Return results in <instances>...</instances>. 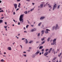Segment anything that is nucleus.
I'll return each instance as SVG.
<instances>
[{
	"label": "nucleus",
	"instance_id": "f257e3e1",
	"mask_svg": "<svg viewBox=\"0 0 62 62\" xmlns=\"http://www.w3.org/2000/svg\"><path fill=\"white\" fill-rule=\"evenodd\" d=\"M23 15H21L20 16L19 18V20L20 21V23H23Z\"/></svg>",
	"mask_w": 62,
	"mask_h": 62
},
{
	"label": "nucleus",
	"instance_id": "f03ea898",
	"mask_svg": "<svg viewBox=\"0 0 62 62\" xmlns=\"http://www.w3.org/2000/svg\"><path fill=\"white\" fill-rule=\"evenodd\" d=\"M56 39H55L53 40V43H51V45H54L55 44V45H56Z\"/></svg>",
	"mask_w": 62,
	"mask_h": 62
},
{
	"label": "nucleus",
	"instance_id": "7ed1b4c3",
	"mask_svg": "<svg viewBox=\"0 0 62 62\" xmlns=\"http://www.w3.org/2000/svg\"><path fill=\"white\" fill-rule=\"evenodd\" d=\"M48 31H50V30L48 29H46V31H45V33H46V34L48 33H49Z\"/></svg>",
	"mask_w": 62,
	"mask_h": 62
},
{
	"label": "nucleus",
	"instance_id": "20e7f679",
	"mask_svg": "<svg viewBox=\"0 0 62 62\" xmlns=\"http://www.w3.org/2000/svg\"><path fill=\"white\" fill-rule=\"evenodd\" d=\"M56 7V4H55L53 8V10H54L55 9V8Z\"/></svg>",
	"mask_w": 62,
	"mask_h": 62
},
{
	"label": "nucleus",
	"instance_id": "39448f33",
	"mask_svg": "<svg viewBox=\"0 0 62 62\" xmlns=\"http://www.w3.org/2000/svg\"><path fill=\"white\" fill-rule=\"evenodd\" d=\"M59 27L58 26V25L56 24V27L55 28V30H56L57 28V29H59Z\"/></svg>",
	"mask_w": 62,
	"mask_h": 62
},
{
	"label": "nucleus",
	"instance_id": "423d86ee",
	"mask_svg": "<svg viewBox=\"0 0 62 62\" xmlns=\"http://www.w3.org/2000/svg\"><path fill=\"white\" fill-rule=\"evenodd\" d=\"M36 31V29H32L31 31V32H34V31Z\"/></svg>",
	"mask_w": 62,
	"mask_h": 62
},
{
	"label": "nucleus",
	"instance_id": "0eeeda50",
	"mask_svg": "<svg viewBox=\"0 0 62 62\" xmlns=\"http://www.w3.org/2000/svg\"><path fill=\"white\" fill-rule=\"evenodd\" d=\"M14 5L15 7V9H16V8H17V4H14Z\"/></svg>",
	"mask_w": 62,
	"mask_h": 62
},
{
	"label": "nucleus",
	"instance_id": "6e6552de",
	"mask_svg": "<svg viewBox=\"0 0 62 62\" xmlns=\"http://www.w3.org/2000/svg\"><path fill=\"white\" fill-rule=\"evenodd\" d=\"M48 54V52H46L44 54V55L45 56H46Z\"/></svg>",
	"mask_w": 62,
	"mask_h": 62
},
{
	"label": "nucleus",
	"instance_id": "1a4fd4ad",
	"mask_svg": "<svg viewBox=\"0 0 62 62\" xmlns=\"http://www.w3.org/2000/svg\"><path fill=\"white\" fill-rule=\"evenodd\" d=\"M45 18V17H41L40 18V20H43V19H44Z\"/></svg>",
	"mask_w": 62,
	"mask_h": 62
},
{
	"label": "nucleus",
	"instance_id": "9d476101",
	"mask_svg": "<svg viewBox=\"0 0 62 62\" xmlns=\"http://www.w3.org/2000/svg\"><path fill=\"white\" fill-rule=\"evenodd\" d=\"M55 58H54L52 60V62H55Z\"/></svg>",
	"mask_w": 62,
	"mask_h": 62
},
{
	"label": "nucleus",
	"instance_id": "9b49d317",
	"mask_svg": "<svg viewBox=\"0 0 62 62\" xmlns=\"http://www.w3.org/2000/svg\"><path fill=\"white\" fill-rule=\"evenodd\" d=\"M39 53V51H37L36 53H35V54H38Z\"/></svg>",
	"mask_w": 62,
	"mask_h": 62
},
{
	"label": "nucleus",
	"instance_id": "f8f14e48",
	"mask_svg": "<svg viewBox=\"0 0 62 62\" xmlns=\"http://www.w3.org/2000/svg\"><path fill=\"white\" fill-rule=\"evenodd\" d=\"M8 49L9 50H11V48L10 47H8Z\"/></svg>",
	"mask_w": 62,
	"mask_h": 62
},
{
	"label": "nucleus",
	"instance_id": "ddd939ff",
	"mask_svg": "<svg viewBox=\"0 0 62 62\" xmlns=\"http://www.w3.org/2000/svg\"><path fill=\"white\" fill-rule=\"evenodd\" d=\"M25 44H27L28 43V41H27V39H25Z\"/></svg>",
	"mask_w": 62,
	"mask_h": 62
},
{
	"label": "nucleus",
	"instance_id": "4468645a",
	"mask_svg": "<svg viewBox=\"0 0 62 62\" xmlns=\"http://www.w3.org/2000/svg\"><path fill=\"white\" fill-rule=\"evenodd\" d=\"M44 30H42L41 31L42 34H43L44 33Z\"/></svg>",
	"mask_w": 62,
	"mask_h": 62
},
{
	"label": "nucleus",
	"instance_id": "2eb2a0df",
	"mask_svg": "<svg viewBox=\"0 0 62 62\" xmlns=\"http://www.w3.org/2000/svg\"><path fill=\"white\" fill-rule=\"evenodd\" d=\"M43 48V46H40L39 47V49H42Z\"/></svg>",
	"mask_w": 62,
	"mask_h": 62
},
{
	"label": "nucleus",
	"instance_id": "dca6fc26",
	"mask_svg": "<svg viewBox=\"0 0 62 62\" xmlns=\"http://www.w3.org/2000/svg\"><path fill=\"white\" fill-rule=\"evenodd\" d=\"M43 4H41L40 5V8H41L43 7Z\"/></svg>",
	"mask_w": 62,
	"mask_h": 62
},
{
	"label": "nucleus",
	"instance_id": "f3484780",
	"mask_svg": "<svg viewBox=\"0 0 62 62\" xmlns=\"http://www.w3.org/2000/svg\"><path fill=\"white\" fill-rule=\"evenodd\" d=\"M32 42H33V40H31L29 42V43H31Z\"/></svg>",
	"mask_w": 62,
	"mask_h": 62
},
{
	"label": "nucleus",
	"instance_id": "a211bd4d",
	"mask_svg": "<svg viewBox=\"0 0 62 62\" xmlns=\"http://www.w3.org/2000/svg\"><path fill=\"white\" fill-rule=\"evenodd\" d=\"M61 54H62V53H60V54H58V56L59 57H60V56H61Z\"/></svg>",
	"mask_w": 62,
	"mask_h": 62
},
{
	"label": "nucleus",
	"instance_id": "6ab92c4d",
	"mask_svg": "<svg viewBox=\"0 0 62 62\" xmlns=\"http://www.w3.org/2000/svg\"><path fill=\"white\" fill-rule=\"evenodd\" d=\"M42 41H43V40H44V39H45L44 38H41V39Z\"/></svg>",
	"mask_w": 62,
	"mask_h": 62
},
{
	"label": "nucleus",
	"instance_id": "aec40b11",
	"mask_svg": "<svg viewBox=\"0 0 62 62\" xmlns=\"http://www.w3.org/2000/svg\"><path fill=\"white\" fill-rule=\"evenodd\" d=\"M3 22V20H0V24Z\"/></svg>",
	"mask_w": 62,
	"mask_h": 62
},
{
	"label": "nucleus",
	"instance_id": "412c9836",
	"mask_svg": "<svg viewBox=\"0 0 62 62\" xmlns=\"http://www.w3.org/2000/svg\"><path fill=\"white\" fill-rule=\"evenodd\" d=\"M41 23H42L41 22H40V23H39L38 24V26H39L41 24Z\"/></svg>",
	"mask_w": 62,
	"mask_h": 62
},
{
	"label": "nucleus",
	"instance_id": "4be33fe9",
	"mask_svg": "<svg viewBox=\"0 0 62 62\" xmlns=\"http://www.w3.org/2000/svg\"><path fill=\"white\" fill-rule=\"evenodd\" d=\"M27 11H25L24 12V13H25V14H27Z\"/></svg>",
	"mask_w": 62,
	"mask_h": 62
},
{
	"label": "nucleus",
	"instance_id": "5701e85b",
	"mask_svg": "<svg viewBox=\"0 0 62 62\" xmlns=\"http://www.w3.org/2000/svg\"><path fill=\"white\" fill-rule=\"evenodd\" d=\"M49 8H50V9H51V8H52V7H51V5H49Z\"/></svg>",
	"mask_w": 62,
	"mask_h": 62
},
{
	"label": "nucleus",
	"instance_id": "b1692460",
	"mask_svg": "<svg viewBox=\"0 0 62 62\" xmlns=\"http://www.w3.org/2000/svg\"><path fill=\"white\" fill-rule=\"evenodd\" d=\"M47 41H50V38H48V39H47Z\"/></svg>",
	"mask_w": 62,
	"mask_h": 62
},
{
	"label": "nucleus",
	"instance_id": "393cba45",
	"mask_svg": "<svg viewBox=\"0 0 62 62\" xmlns=\"http://www.w3.org/2000/svg\"><path fill=\"white\" fill-rule=\"evenodd\" d=\"M44 43H45V41H43V42H41V44H44Z\"/></svg>",
	"mask_w": 62,
	"mask_h": 62
},
{
	"label": "nucleus",
	"instance_id": "a878e982",
	"mask_svg": "<svg viewBox=\"0 0 62 62\" xmlns=\"http://www.w3.org/2000/svg\"><path fill=\"white\" fill-rule=\"evenodd\" d=\"M1 62H4V60L3 59H2V60L0 61Z\"/></svg>",
	"mask_w": 62,
	"mask_h": 62
},
{
	"label": "nucleus",
	"instance_id": "bb28decb",
	"mask_svg": "<svg viewBox=\"0 0 62 62\" xmlns=\"http://www.w3.org/2000/svg\"><path fill=\"white\" fill-rule=\"evenodd\" d=\"M53 53H53L54 54H55V53H56L55 51H53Z\"/></svg>",
	"mask_w": 62,
	"mask_h": 62
},
{
	"label": "nucleus",
	"instance_id": "cd10ccee",
	"mask_svg": "<svg viewBox=\"0 0 62 62\" xmlns=\"http://www.w3.org/2000/svg\"><path fill=\"white\" fill-rule=\"evenodd\" d=\"M28 26H29V25H27L26 26V28H28Z\"/></svg>",
	"mask_w": 62,
	"mask_h": 62
},
{
	"label": "nucleus",
	"instance_id": "c85d7f7f",
	"mask_svg": "<svg viewBox=\"0 0 62 62\" xmlns=\"http://www.w3.org/2000/svg\"><path fill=\"white\" fill-rule=\"evenodd\" d=\"M35 57V55H32V57H33V58H34Z\"/></svg>",
	"mask_w": 62,
	"mask_h": 62
},
{
	"label": "nucleus",
	"instance_id": "c756f323",
	"mask_svg": "<svg viewBox=\"0 0 62 62\" xmlns=\"http://www.w3.org/2000/svg\"><path fill=\"white\" fill-rule=\"evenodd\" d=\"M55 27V26H54L53 27V30H54Z\"/></svg>",
	"mask_w": 62,
	"mask_h": 62
},
{
	"label": "nucleus",
	"instance_id": "7c9ffc66",
	"mask_svg": "<svg viewBox=\"0 0 62 62\" xmlns=\"http://www.w3.org/2000/svg\"><path fill=\"white\" fill-rule=\"evenodd\" d=\"M34 8H33L32 9H31V11H32V10H34Z\"/></svg>",
	"mask_w": 62,
	"mask_h": 62
},
{
	"label": "nucleus",
	"instance_id": "2f4dec72",
	"mask_svg": "<svg viewBox=\"0 0 62 62\" xmlns=\"http://www.w3.org/2000/svg\"><path fill=\"white\" fill-rule=\"evenodd\" d=\"M48 50H49V49H47L46 50V52H47V51H48Z\"/></svg>",
	"mask_w": 62,
	"mask_h": 62
},
{
	"label": "nucleus",
	"instance_id": "473e14b6",
	"mask_svg": "<svg viewBox=\"0 0 62 62\" xmlns=\"http://www.w3.org/2000/svg\"><path fill=\"white\" fill-rule=\"evenodd\" d=\"M60 7V5H59L58 7V9H59V7Z\"/></svg>",
	"mask_w": 62,
	"mask_h": 62
},
{
	"label": "nucleus",
	"instance_id": "72a5a7b5",
	"mask_svg": "<svg viewBox=\"0 0 62 62\" xmlns=\"http://www.w3.org/2000/svg\"><path fill=\"white\" fill-rule=\"evenodd\" d=\"M4 12V11H3V10H2L0 11V13L1 12Z\"/></svg>",
	"mask_w": 62,
	"mask_h": 62
},
{
	"label": "nucleus",
	"instance_id": "f704fd0d",
	"mask_svg": "<svg viewBox=\"0 0 62 62\" xmlns=\"http://www.w3.org/2000/svg\"><path fill=\"white\" fill-rule=\"evenodd\" d=\"M40 36V33H39L38 35V36Z\"/></svg>",
	"mask_w": 62,
	"mask_h": 62
},
{
	"label": "nucleus",
	"instance_id": "c9c22d12",
	"mask_svg": "<svg viewBox=\"0 0 62 62\" xmlns=\"http://www.w3.org/2000/svg\"><path fill=\"white\" fill-rule=\"evenodd\" d=\"M20 47H21L22 49V48H23V46H22L21 45H20Z\"/></svg>",
	"mask_w": 62,
	"mask_h": 62
},
{
	"label": "nucleus",
	"instance_id": "e433bc0d",
	"mask_svg": "<svg viewBox=\"0 0 62 62\" xmlns=\"http://www.w3.org/2000/svg\"><path fill=\"white\" fill-rule=\"evenodd\" d=\"M21 1V0H17V2H20Z\"/></svg>",
	"mask_w": 62,
	"mask_h": 62
},
{
	"label": "nucleus",
	"instance_id": "4c0bfd02",
	"mask_svg": "<svg viewBox=\"0 0 62 62\" xmlns=\"http://www.w3.org/2000/svg\"><path fill=\"white\" fill-rule=\"evenodd\" d=\"M52 48H51L50 49V51H52Z\"/></svg>",
	"mask_w": 62,
	"mask_h": 62
},
{
	"label": "nucleus",
	"instance_id": "58836bf2",
	"mask_svg": "<svg viewBox=\"0 0 62 62\" xmlns=\"http://www.w3.org/2000/svg\"><path fill=\"white\" fill-rule=\"evenodd\" d=\"M42 52H43L44 51V49H43L41 50Z\"/></svg>",
	"mask_w": 62,
	"mask_h": 62
},
{
	"label": "nucleus",
	"instance_id": "ea45409f",
	"mask_svg": "<svg viewBox=\"0 0 62 62\" xmlns=\"http://www.w3.org/2000/svg\"><path fill=\"white\" fill-rule=\"evenodd\" d=\"M4 17H1V19H4Z\"/></svg>",
	"mask_w": 62,
	"mask_h": 62
},
{
	"label": "nucleus",
	"instance_id": "a19ab883",
	"mask_svg": "<svg viewBox=\"0 0 62 62\" xmlns=\"http://www.w3.org/2000/svg\"><path fill=\"white\" fill-rule=\"evenodd\" d=\"M24 56L26 57V55L25 54L24 55Z\"/></svg>",
	"mask_w": 62,
	"mask_h": 62
},
{
	"label": "nucleus",
	"instance_id": "79ce46f5",
	"mask_svg": "<svg viewBox=\"0 0 62 62\" xmlns=\"http://www.w3.org/2000/svg\"><path fill=\"white\" fill-rule=\"evenodd\" d=\"M13 14L14 15H15V12H13Z\"/></svg>",
	"mask_w": 62,
	"mask_h": 62
},
{
	"label": "nucleus",
	"instance_id": "37998d69",
	"mask_svg": "<svg viewBox=\"0 0 62 62\" xmlns=\"http://www.w3.org/2000/svg\"><path fill=\"white\" fill-rule=\"evenodd\" d=\"M31 26L32 27H33V26H34V25H31Z\"/></svg>",
	"mask_w": 62,
	"mask_h": 62
},
{
	"label": "nucleus",
	"instance_id": "c03bdc74",
	"mask_svg": "<svg viewBox=\"0 0 62 62\" xmlns=\"http://www.w3.org/2000/svg\"><path fill=\"white\" fill-rule=\"evenodd\" d=\"M4 28H6L7 27V26H4Z\"/></svg>",
	"mask_w": 62,
	"mask_h": 62
},
{
	"label": "nucleus",
	"instance_id": "a18cd8bd",
	"mask_svg": "<svg viewBox=\"0 0 62 62\" xmlns=\"http://www.w3.org/2000/svg\"><path fill=\"white\" fill-rule=\"evenodd\" d=\"M54 49H53L52 50V52H54Z\"/></svg>",
	"mask_w": 62,
	"mask_h": 62
},
{
	"label": "nucleus",
	"instance_id": "49530a36",
	"mask_svg": "<svg viewBox=\"0 0 62 62\" xmlns=\"http://www.w3.org/2000/svg\"><path fill=\"white\" fill-rule=\"evenodd\" d=\"M19 9V8H17L16 9V11H17V10H18Z\"/></svg>",
	"mask_w": 62,
	"mask_h": 62
},
{
	"label": "nucleus",
	"instance_id": "de8ad7c7",
	"mask_svg": "<svg viewBox=\"0 0 62 62\" xmlns=\"http://www.w3.org/2000/svg\"><path fill=\"white\" fill-rule=\"evenodd\" d=\"M13 21H14V22H16V21H15V20L14 19L13 20Z\"/></svg>",
	"mask_w": 62,
	"mask_h": 62
},
{
	"label": "nucleus",
	"instance_id": "09e8293b",
	"mask_svg": "<svg viewBox=\"0 0 62 62\" xmlns=\"http://www.w3.org/2000/svg\"><path fill=\"white\" fill-rule=\"evenodd\" d=\"M29 49H32V47H29Z\"/></svg>",
	"mask_w": 62,
	"mask_h": 62
},
{
	"label": "nucleus",
	"instance_id": "8fccbe9b",
	"mask_svg": "<svg viewBox=\"0 0 62 62\" xmlns=\"http://www.w3.org/2000/svg\"><path fill=\"white\" fill-rule=\"evenodd\" d=\"M26 1H27L28 2H30V0H26Z\"/></svg>",
	"mask_w": 62,
	"mask_h": 62
},
{
	"label": "nucleus",
	"instance_id": "3c124183",
	"mask_svg": "<svg viewBox=\"0 0 62 62\" xmlns=\"http://www.w3.org/2000/svg\"><path fill=\"white\" fill-rule=\"evenodd\" d=\"M18 24H19V25H20V22L18 23Z\"/></svg>",
	"mask_w": 62,
	"mask_h": 62
},
{
	"label": "nucleus",
	"instance_id": "603ef678",
	"mask_svg": "<svg viewBox=\"0 0 62 62\" xmlns=\"http://www.w3.org/2000/svg\"><path fill=\"white\" fill-rule=\"evenodd\" d=\"M5 24H7V23H6V22H5Z\"/></svg>",
	"mask_w": 62,
	"mask_h": 62
},
{
	"label": "nucleus",
	"instance_id": "864d4df0",
	"mask_svg": "<svg viewBox=\"0 0 62 62\" xmlns=\"http://www.w3.org/2000/svg\"><path fill=\"white\" fill-rule=\"evenodd\" d=\"M23 53H24V54H26V52H23Z\"/></svg>",
	"mask_w": 62,
	"mask_h": 62
},
{
	"label": "nucleus",
	"instance_id": "5fc2aeb1",
	"mask_svg": "<svg viewBox=\"0 0 62 62\" xmlns=\"http://www.w3.org/2000/svg\"><path fill=\"white\" fill-rule=\"evenodd\" d=\"M39 54L40 55H41V53H39Z\"/></svg>",
	"mask_w": 62,
	"mask_h": 62
},
{
	"label": "nucleus",
	"instance_id": "6e6d98bb",
	"mask_svg": "<svg viewBox=\"0 0 62 62\" xmlns=\"http://www.w3.org/2000/svg\"><path fill=\"white\" fill-rule=\"evenodd\" d=\"M4 54H6V52H4Z\"/></svg>",
	"mask_w": 62,
	"mask_h": 62
},
{
	"label": "nucleus",
	"instance_id": "4d7b16f0",
	"mask_svg": "<svg viewBox=\"0 0 62 62\" xmlns=\"http://www.w3.org/2000/svg\"><path fill=\"white\" fill-rule=\"evenodd\" d=\"M8 11V13H10V11Z\"/></svg>",
	"mask_w": 62,
	"mask_h": 62
},
{
	"label": "nucleus",
	"instance_id": "13d9d810",
	"mask_svg": "<svg viewBox=\"0 0 62 62\" xmlns=\"http://www.w3.org/2000/svg\"><path fill=\"white\" fill-rule=\"evenodd\" d=\"M39 41H38H38L36 42L37 43H39Z\"/></svg>",
	"mask_w": 62,
	"mask_h": 62
},
{
	"label": "nucleus",
	"instance_id": "bf43d9fd",
	"mask_svg": "<svg viewBox=\"0 0 62 62\" xmlns=\"http://www.w3.org/2000/svg\"><path fill=\"white\" fill-rule=\"evenodd\" d=\"M2 2V1L1 0H0V3H1Z\"/></svg>",
	"mask_w": 62,
	"mask_h": 62
},
{
	"label": "nucleus",
	"instance_id": "052dcab7",
	"mask_svg": "<svg viewBox=\"0 0 62 62\" xmlns=\"http://www.w3.org/2000/svg\"><path fill=\"white\" fill-rule=\"evenodd\" d=\"M50 52H51V50H49V53H50Z\"/></svg>",
	"mask_w": 62,
	"mask_h": 62
},
{
	"label": "nucleus",
	"instance_id": "680f3d73",
	"mask_svg": "<svg viewBox=\"0 0 62 62\" xmlns=\"http://www.w3.org/2000/svg\"><path fill=\"white\" fill-rule=\"evenodd\" d=\"M23 28L24 29V30H25V28L24 27Z\"/></svg>",
	"mask_w": 62,
	"mask_h": 62
},
{
	"label": "nucleus",
	"instance_id": "e2e57ef3",
	"mask_svg": "<svg viewBox=\"0 0 62 62\" xmlns=\"http://www.w3.org/2000/svg\"><path fill=\"white\" fill-rule=\"evenodd\" d=\"M32 4L33 5H34L35 4V3H32Z\"/></svg>",
	"mask_w": 62,
	"mask_h": 62
},
{
	"label": "nucleus",
	"instance_id": "0e129e2a",
	"mask_svg": "<svg viewBox=\"0 0 62 62\" xmlns=\"http://www.w3.org/2000/svg\"><path fill=\"white\" fill-rule=\"evenodd\" d=\"M25 39L24 38H23L22 39V40H23V39Z\"/></svg>",
	"mask_w": 62,
	"mask_h": 62
},
{
	"label": "nucleus",
	"instance_id": "69168bd1",
	"mask_svg": "<svg viewBox=\"0 0 62 62\" xmlns=\"http://www.w3.org/2000/svg\"><path fill=\"white\" fill-rule=\"evenodd\" d=\"M18 36H20V34L19 33L18 35Z\"/></svg>",
	"mask_w": 62,
	"mask_h": 62
},
{
	"label": "nucleus",
	"instance_id": "338daca9",
	"mask_svg": "<svg viewBox=\"0 0 62 62\" xmlns=\"http://www.w3.org/2000/svg\"><path fill=\"white\" fill-rule=\"evenodd\" d=\"M57 51H59V49H57Z\"/></svg>",
	"mask_w": 62,
	"mask_h": 62
},
{
	"label": "nucleus",
	"instance_id": "774afa93",
	"mask_svg": "<svg viewBox=\"0 0 62 62\" xmlns=\"http://www.w3.org/2000/svg\"><path fill=\"white\" fill-rule=\"evenodd\" d=\"M30 50H28V52H30Z\"/></svg>",
	"mask_w": 62,
	"mask_h": 62
}]
</instances>
